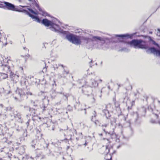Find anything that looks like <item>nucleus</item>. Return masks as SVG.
I'll use <instances>...</instances> for the list:
<instances>
[{
	"label": "nucleus",
	"mask_w": 160,
	"mask_h": 160,
	"mask_svg": "<svg viewBox=\"0 0 160 160\" xmlns=\"http://www.w3.org/2000/svg\"><path fill=\"white\" fill-rule=\"evenodd\" d=\"M121 42L126 43L127 45H129L131 47H133L135 48L147 49L146 52L147 53H153L156 56H160V49L154 47H149L146 45V42L141 39H134L128 42L122 40Z\"/></svg>",
	"instance_id": "1"
},
{
	"label": "nucleus",
	"mask_w": 160,
	"mask_h": 160,
	"mask_svg": "<svg viewBox=\"0 0 160 160\" xmlns=\"http://www.w3.org/2000/svg\"><path fill=\"white\" fill-rule=\"evenodd\" d=\"M81 41L83 43L84 45L88 49H92L95 42L101 43V46H103L105 44V42L103 38L98 36H92V38L82 36Z\"/></svg>",
	"instance_id": "2"
},
{
	"label": "nucleus",
	"mask_w": 160,
	"mask_h": 160,
	"mask_svg": "<svg viewBox=\"0 0 160 160\" xmlns=\"http://www.w3.org/2000/svg\"><path fill=\"white\" fill-rule=\"evenodd\" d=\"M56 21L60 23V22L57 19L54 18L52 20H50L47 18L43 19L42 21V23L45 26H50L49 28L51 30L58 33L65 34L66 32L61 28L59 25L56 23Z\"/></svg>",
	"instance_id": "3"
},
{
	"label": "nucleus",
	"mask_w": 160,
	"mask_h": 160,
	"mask_svg": "<svg viewBox=\"0 0 160 160\" xmlns=\"http://www.w3.org/2000/svg\"><path fill=\"white\" fill-rule=\"evenodd\" d=\"M1 3H3L4 4L5 6V9L6 8L9 10L25 13L32 19H34L37 20L38 22H40L39 18L38 17L35 16L30 14L27 10L25 9H17L15 8V6L14 4L7 2L4 1L3 2H1Z\"/></svg>",
	"instance_id": "4"
},
{
	"label": "nucleus",
	"mask_w": 160,
	"mask_h": 160,
	"mask_svg": "<svg viewBox=\"0 0 160 160\" xmlns=\"http://www.w3.org/2000/svg\"><path fill=\"white\" fill-rule=\"evenodd\" d=\"M16 93L18 96L17 97H14V99L17 101L21 102L22 101L27 99L29 95H32V94L30 92H26L23 89H18L16 91Z\"/></svg>",
	"instance_id": "5"
},
{
	"label": "nucleus",
	"mask_w": 160,
	"mask_h": 160,
	"mask_svg": "<svg viewBox=\"0 0 160 160\" xmlns=\"http://www.w3.org/2000/svg\"><path fill=\"white\" fill-rule=\"evenodd\" d=\"M82 36L70 34H67L66 38L70 42L76 45H80L82 42L81 41Z\"/></svg>",
	"instance_id": "6"
},
{
	"label": "nucleus",
	"mask_w": 160,
	"mask_h": 160,
	"mask_svg": "<svg viewBox=\"0 0 160 160\" xmlns=\"http://www.w3.org/2000/svg\"><path fill=\"white\" fill-rule=\"evenodd\" d=\"M82 92L84 94L87 95L88 96H90L91 97L92 99V102H94L95 99L93 97V95L92 94V88L86 85L84 86H82Z\"/></svg>",
	"instance_id": "7"
},
{
	"label": "nucleus",
	"mask_w": 160,
	"mask_h": 160,
	"mask_svg": "<svg viewBox=\"0 0 160 160\" xmlns=\"http://www.w3.org/2000/svg\"><path fill=\"white\" fill-rule=\"evenodd\" d=\"M106 150L105 153H106V156L105 157V159L106 160H112V155L115 153L116 151H113L112 153H108L110 152V150H112L113 148L112 146L109 147L108 146L106 145Z\"/></svg>",
	"instance_id": "8"
},
{
	"label": "nucleus",
	"mask_w": 160,
	"mask_h": 160,
	"mask_svg": "<svg viewBox=\"0 0 160 160\" xmlns=\"http://www.w3.org/2000/svg\"><path fill=\"white\" fill-rule=\"evenodd\" d=\"M13 113H10L9 115L12 117V120H13V118H15L16 120L20 122H22V119L21 114L18 112L17 111L13 110L12 111Z\"/></svg>",
	"instance_id": "9"
},
{
	"label": "nucleus",
	"mask_w": 160,
	"mask_h": 160,
	"mask_svg": "<svg viewBox=\"0 0 160 160\" xmlns=\"http://www.w3.org/2000/svg\"><path fill=\"white\" fill-rule=\"evenodd\" d=\"M29 1L32 2V4L34 5L35 6L38 8L40 12H41L39 14L44 16H50V15L47 13L45 11L42 10L41 8L39 7V5L37 3L35 0H28Z\"/></svg>",
	"instance_id": "10"
},
{
	"label": "nucleus",
	"mask_w": 160,
	"mask_h": 160,
	"mask_svg": "<svg viewBox=\"0 0 160 160\" xmlns=\"http://www.w3.org/2000/svg\"><path fill=\"white\" fill-rule=\"evenodd\" d=\"M9 62H11L10 60H8L6 62H5L4 63L2 66H0V68L5 71L7 73H9L11 71L10 70V66L8 65Z\"/></svg>",
	"instance_id": "11"
},
{
	"label": "nucleus",
	"mask_w": 160,
	"mask_h": 160,
	"mask_svg": "<svg viewBox=\"0 0 160 160\" xmlns=\"http://www.w3.org/2000/svg\"><path fill=\"white\" fill-rule=\"evenodd\" d=\"M108 124H105L103 125H102V129L103 131L104 132L105 134L107 135L108 137H110L111 138H115L116 137V135L115 134L113 133L112 132H108L106 131L105 128H106L107 127Z\"/></svg>",
	"instance_id": "12"
},
{
	"label": "nucleus",
	"mask_w": 160,
	"mask_h": 160,
	"mask_svg": "<svg viewBox=\"0 0 160 160\" xmlns=\"http://www.w3.org/2000/svg\"><path fill=\"white\" fill-rule=\"evenodd\" d=\"M135 35V33L132 34H129V33H126L122 34H116L115 35L116 37H119L121 38H133V36Z\"/></svg>",
	"instance_id": "13"
},
{
	"label": "nucleus",
	"mask_w": 160,
	"mask_h": 160,
	"mask_svg": "<svg viewBox=\"0 0 160 160\" xmlns=\"http://www.w3.org/2000/svg\"><path fill=\"white\" fill-rule=\"evenodd\" d=\"M89 87H91L96 88L98 86V83L94 79H92L88 82Z\"/></svg>",
	"instance_id": "14"
},
{
	"label": "nucleus",
	"mask_w": 160,
	"mask_h": 160,
	"mask_svg": "<svg viewBox=\"0 0 160 160\" xmlns=\"http://www.w3.org/2000/svg\"><path fill=\"white\" fill-rule=\"evenodd\" d=\"M49 101L47 97L46 98L45 97L44 99H43V103L42 104V107H41V108H42L43 112H44L47 109V106L49 103Z\"/></svg>",
	"instance_id": "15"
},
{
	"label": "nucleus",
	"mask_w": 160,
	"mask_h": 160,
	"mask_svg": "<svg viewBox=\"0 0 160 160\" xmlns=\"http://www.w3.org/2000/svg\"><path fill=\"white\" fill-rule=\"evenodd\" d=\"M103 107L104 108L102 109V112L104 113L105 115L106 116V118L108 119L110 116L111 115L109 113V111L107 110V105L105 104Z\"/></svg>",
	"instance_id": "16"
},
{
	"label": "nucleus",
	"mask_w": 160,
	"mask_h": 160,
	"mask_svg": "<svg viewBox=\"0 0 160 160\" xmlns=\"http://www.w3.org/2000/svg\"><path fill=\"white\" fill-rule=\"evenodd\" d=\"M10 78H11L12 80L13 81L17 82L18 80L19 76L18 75L14 74L12 71L9 73Z\"/></svg>",
	"instance_id": "17"
},
{
	"label": "nucleus",
	"mask_w": 160,
	"mask_h": 160,
	"mask_svg": "<svg viewBox=\"0 0 160 160\" xmlns=\"http://www.w3.org/2000/svg\"><path fill=\"white\" fill-rule=\"evenodd\" d=\"M134 116L135 117L134 122L135 124L137 125L140 124L142 122V120L141 119H139L138 113L137 112L134 113Z\"/></svg>",
	"instance_id": "18"
},
{
	"label": "nucleus",
	"mask_w": 160,
	"mask_h": 160,
	"mask_svg": "<svg viewBox=\"0 0 160 160\" xmlns=\"http://www.w3.org/2000/svg\"><path fill=\"white\" fill-rule=\"evenodd\" d=\"M20 7H21L22 8H25L26 7L28 10L30 12H31L34 14L38 15V13L37 11H35L33 10L31 8L29 7L28 6H20Z\"/></svg>",
	"instance_id": "19"
},
{
	"label": "nucleus",
	"mask_w": 160,
	"mask_h": 160,
	"mask_svg": "<svg viewBox=\"0 0 160 160\" xmlns=\"http://www.w3.org/2000/svg\"><path fill=\"white\" fill-rule=\"evenodd\" d=\"M148 39L150 44L152 43V45L156 46H158V44L153 39L152 37L151 36H148Z\"/></svg>",
	"instance_id": "20"
},
{
	"label": "nucleus",
	"mask_w": 160,
	"mask_h": 160,
	"mask_svg": "<svg viewBox=\"0 0 160 160\" xmlns=\"http://www.w3.org/2000/svg\"><path fill=\"white\" fill-rule=\"evenodd\" d=\"M18 153L21 156L23 154L25 151V148L24 146L19 147L18 148Z\"/></svg>",
	"instance_id": "21"
},
{
	"label": "nucleus",
	"mask_w": 160,
	"mask_h": 160,
	"mask_svg": "<svg viewBox=\"0 0 160 160\" xmlns=\"http://www.w3.org/2000/svg\"><path fill=\"white\" fill-rule=\"evenodd\" d=\"M93 115L92 116V118H91V121L94 122L95 124L96 125H98L97 122H98V120H96V112L95 111H94L93 113Z\"/></svg>",
	"instance_id": "22"
},
{
	"label": "nucleus",
	"mask_w": 160,
	"mask_h": 160,
	"mask_svg": "<svg viewBox=\"0 0 160 160\" xmlns=\"http://www.w3.org/2000/svg\"><path fill=\"white\" fill-rule=\"evenodd\" d=\"M8 76L7 74L6 73L0 72V80L6 79L8 78Z\"/></svg>",
	"instance_id": "23"
},
{
	"label": "nucleus",
	"mask_w": 160,
	"mask_h": 160,
	"mask_svg": "<svg viewBox=\"0 0 160 160\" xmlns=\"http://www.w3.org/2000/svg\"><path fill=\"white\" fill-rule=\"evenodd\" d=\"M59 93L60 94H63V97L62 98L64 101L66 102L68 101V97L69 96V94L65 93H62V92H59Z\"/></svg>",
	"instance_id": "24"
},
{
	"label": "nucleus",
	"mask_w": 160,
	"mask_h": 160,
	"mask_svg": "<svg viewBox=\"0 0 160 160\" xmlns=\"http://www.w3.org/2000/svg\"><path fill=\"white\" fill-rule=\"evenodd\" d=\"M62 69H63V71L62 72V75H60V77L61 78H64L65 77V75H67L69 73V71L68 70H66L64 69V67L63 68H62Z\"/></svg>",
	"instance_id": "25"
},
{
	"label": "nucleus",
	"mask_w": 160,
	"mask_h": 160,
	"mask_svg": "<svg viewBox=\"0 0 160 160\" xmlns=\"http://www.w3.org/2000/svg\"><path fill=\"white\" fill-rule=\"evenodd\" d=\"M128 131L129 132L128 136L129 137L132 136L133 134V131L132 128L130 126L128 128Z\"/></svg>",
	"instance_id": "26"
},
{
	"label": "nucleus",
	"mask_w": 160,
	"mask_h": 160,
	"mask_svg": "<svg viewBox=\"0 0 160 160\" xmlns=\"http://www.w3.org/2000/svg\"><path fill=\"white\" fill-rule=\"evenodd\" d=\"M7 60L6 59H4L2 55L0 54V66H2L4 62H6Z\"/></svg>",
	"instance_id": "27"
},
{
	"label": "nucleus",
	"mask_w": 160,
	"mask_h": 160,
	"mask_svg": "<svg viewBox=\"0 0 160 160\" xmlns=\"http://www.w3.org/2000/svg\"><path fill=\"white\" fill-rule=\"evenodd\" d=\"M61 67L62 68H63L64 67H65V66L63 65L59 64H54L53 65V67L55 70L56 69H58V67Z\"/></svg>",
	"instance_id": "28"
},
{
	"label": "nucleus",
	"mask_w": 160,
	"mask_h": 160,
	"mask_svg": "<svg viewBox=\"0 0 160 160\" xmlns=\"http://www.w3.org/2000/svg\"><path fill=\"white\" fill-rule=\"evenodd\" d=\"M0 153L1 154L3 155L4 158H7V157L10 158V154L8 152H5L4 151H3L2 150L0 152Z\"/></svg>",
	"instance_id": "29"
},
{
	"label": "nucleus",
	"mask_w": 160,
	"mask_h": 160,
	"mask_svg": "<svg viewBox=\"0 0 160 160\" xmlns=\"http://www.w3.org/2000/svg\"><path fill=\"white\" fill-rule=\"evenodd\" d=\"M51 98L52 99H54L56 96V93L54 91L52 90L50 92Z\"/></svg>",
	"instance_id": "30"
},
{
	"label": "nucleus",
	"mask_w": 160,
	"mask_h": 160,
	"mask_svg": "<svg viewBox=\"0 0 160 160\" xmlns=\"http://www.w3.org/2000/svg\"><path fill=\"white\" fill-rule=\"evenodd\" d=\"M26 80L25 78H22L21 81V84L22 86H24L26 85Z\"/></svg>",
	"instance_id": "31"
},
{
	"label": "nucleus",
	"mask_w": 160,
	"mask_h": 160,
	"mask_svg": "<svg viewBox=\"0 0 160 160\" xmlns=\"http://www.w3.org/2000/svg\"><path fill=\"white\" fill-rule=\"evenodd\" d=\"M21 157L19 158V159L21 158L22 160H28L29 159V156L28 155H26L25 157L21 156Z\"/></svg>",
	"instance_id": "32"
},
{
	"label": "nucleus",
	"mask_w": 160,
	"mask_h": 160,
	"mask_svg": "<svg viewBox=\"0 0 160 160\" xmlns=\"http://www.w3.org/2000/svg\"><path fill=\"white\" fill-rule=\"evenodd\" d=\"M13 109V108H12L11 107H7L6 108L5 110L6 111H12Z\"/></svg>",
	"instance_id": "33"
},
{
	"label": "nucleus",
	"mask_w": 160,
	"mask_h": 160,
	"mask_svg": "<svg viewBox=\"0 0 160 160\" xmlns=\"http://www.w3.org/2000/svg\"><path fill=\"white\" fill-rule=\"evenodd\" d=\"M36 152L37 153L36 154V156L35 158H38L40 156H41L42 152H38L37 151H36Z\"/></svg>",
	"instance_id": "34"
},
{
	"label": "nucleus",
	"mask_w": 160,
	"mask_h": 160,
	"mask_svg": "<svg viewBox=\"0 0 160 160\" xmlns=\"http://www.w3.org/2000/svg\"><path fill=\"white\" fill-rule=\"evenodd\" d=\"M120 51H124L125 52H128L129 50L126 48H122Z\"/></svg>",
	"instance_id": "35"
},
{
	"label": "nucleus",
	"mask_w": 160,
	"mask_h": 160,
	"mask_svg": "<svg viewBox=\"0 0 160 160\" xmlns=\"http://www.w3.org/2000/svg\"><path fill=\"white\" fill-rule=\"evenodd\" d=\"M24 108H25V109L26 110H27V111H30V110H31V108L28 106H24Z\"/></svg>",
	"instance_id": "36"
},
{
	"label": "nucleus",
	"mask_w": 160,
	"mask_h": 160,
	"mask_svg": "<svg viewBox=\"0 0 160 160\" xmlns=\"http://www.w3.org/2000/svg\"><path fill=\"white\" fill-rule=\"evenodd\" d=\"M35 141H36V140H32V142L33 143H34L35 142ZM35 144H34H34H31V146H32V147H33L34 148H35Z\"/></svg>",
	"instance_id": "37"
},
{
	"label": "nucleus",
	"mask_w": 160,
	"mask_h": 160,
	"mask_svg": "<svg viewBox=\"0 0 160 160\" xmlns=\"http://www.w3.org/2000/svg\"><path fill=\"white\" fill-rule=\"evenodd\" d=\"M150 122L151 123H153V124H154V123H156V122L153 119H151L150 120Z\"/></svg>",
	"instance_id": "38"
},
{
	"label": "nucleus",
	"mask_w": 160,
	"mask_h": 160,
	"mask_svg": "<svg viewBox=\"0 0 160 160\" xmlns=\"http://www.w3.org/2000/svg\"><path fill=\"white\" fill-rule=\"evenodd\" d=\"M0 8H4V9H5V5L4 4V5H3V4L0 3Z\"/></svg>",
	"instance_id": "39"
},
{
	"label": "nucleus",
	"mask_w": 160,
	"mask_h": 160,
	"mask_svg": "<svg viewBox=\"0 0 160 160\" xmlns=\"http://www.w3.org/2000/svg\"><path fill=\"white\" fill-rule=\"evenodd\" d=\"M0 8H4V9H5V5L4 4V5H3V4L0 3Z\"/></svg>",
	"instance_id": "40"
},
{
	"label": "nucleus",
	"mask_w": 160,
	"mask_h": 160,
	"mask_svg": "<svg viewBox=\"0 0 160 160\" xmlns=\"http://www.w3.org/2000/svg\"><path fill=\"white\" fill-rule=\"evenodd\" d=\"M46 158V156L44 155H41V159H43Z\"/></svg>",
	"instance_id": "41"
},
{
	"label": "nucleus",
	"mask_w": 160,
	"mask_h": 160,
	"mask_svg": "<svg viewBox=\"0 0 160 160\" xmlns=\"http://www.w3.org/2000/svg\"><path fill=\"white\" fill-rule=\"evenodd\" d=\"M62 102H63L61 100L59 102L57 103V104L58 105H60V104H62Z\"/></svg>",
	"instance_id": "42"
},
{
	"label": "nucleus",
	"mask_w": 160,
	"mask_h": 160,
	"mask_svg": "<svg viewBox=\"0 0 160 160\" xmlns=\"http://www.w3.org/2000/svg\"><path fill=\"white\" fill-rule=\"evenodd\" d=\"M26 124L28 127L29 124V120H28V121L26 123Z\"/></svg>",
	"instance_id": "43"
},
{
	"label": "nucleus",
	"mask_w": 160,
	"mask_h": 160,
	"mask_svg": "<svg viewBox=\"0 0 160 160\" xmlns=\"http://www.w3.org/2000/svg\"><path fill=\"white\" fill-rule=\"evenodd\" d=\"M79 137L81 138H82V132H80V133H79Z\"/></svg>",
	"instance_id": "44"
},
{
	"label": "nucleus",
	"mask_w": 160,
	"mask_h": 160,
	"mask_svg": "<svg viewBox=\"0 0 160 160\" xmlns=\"http://www.w3.org/2000/svg\"><path fill=\"white\" fill-rule=\"evenodd\" d=\"M121 134H122V136L123 137V138L124 139L125 138V137L123 136V134H122V131H121Z\"/></svg>",
	"instance_id": "45"
},
{
	"label": "nucleus",
	"mask_w": 160,
	"mask_h": 160,
	"mask_svg": "<svg viewBox=\"0 0 160 160\" xmlns=\"http://www.w3.org/2000/svg\"><path fill=\"white\" fill-rule=\"evenodd\" d=\"M88 143L86 141H85V143H84L83 145H84L85 146H86L87 145Z\"/></svg>",
	"instance_id": "46"
},
{
	"label": "nucleus",
	"mask_w": 160,
	"mask_h": 160,
	"mask_svg": "<svg viewBox=\"0 0 160 160\" xmlns=\"http://www.w3.org/2000/svg\"><path fill=\"white\" fill-rule=\"evenodd\" d=\"M92 62V60H91V61L90 62V63H89V64H90V67H92V66H91V63H91V62Z\"/></svg>",
	"instance_id": "47"
},
{
	"label": "nucleus",
	"mask_w": 160,
	"mask_h": 160,
	"mask_svg": "<svg viewBox=\"0 0 160 160\" xmlns=\"http://www.w3.org/2000/svg\"><path fill=\"white\" fill-rule=\"evenodd\" d=\"M84 113L85 114H86V108H84Z\"/></svg>",
	"instance_id": "48"
},
{
	"label": "nucleus",
	"mask_w": 160,
	"mask_h": 160,
	"mask_svg": "<svg viewBox=\"0 0 160 160\" xmlns=\"http://www.w3.org/2000/svg\"><path fill=\"white\" fill-rule=\"evenodd\" d=\"M79 138H76V140L77 141H78L79 140Z\"/></svg>",
	"instance_id": "49"
},
{
	"label": "nucleus",
	"mask_w": 160,
	"mask_h": 160,
	"mask_svg": "<svg viewBox=\"0 0 160 160\" xmlns=\"http://www.w3.org/2000/svg\"><path fill=\"white\" fill-rule=\"evenodd\" d=\"M0 106L2 107V108H3V105L2 104H0Z\"/></svg>",
	"instance_id": "50"
},
{
	"label": "nucleus",
	"mask_w": 160,
	"mask_h": 160,
	"mask_svg": "<svg viewBox=\"0 0 160 160\" xmlns=\"http://www.w3.org/2000/svg\"><path fill=\"white\" fill-rule=\"evenodd\" d=\"M98 134L100 136H102V133H99Z\"/></svg>",
	"instance_id": "51"
},
{
	"label": "nucleus",
	"mask_w": 160,
	"mask_h": 160,
	"mask_svg": "<svg viewBox=\"0 0 160 160\" xmlns=\"http://www.w3.org/2000/svg\"><path fill=\"white\" fill-rule=\"evenodd\" d=\"M157 30L158 32H160V28H158Z\"/></svg>",
	"instance_id": "52"
},
{
	"label": "nucleus",
	"mask_w": 160,
	"mask_h": 160,
	"mask_svg": "<svg viewBox=\"0 0 160 160\" xmlns=\"http://www.w3.org/2000/svg\"><path fill=\"white\" fill-rule=\"evenodd\" d=\"M43 70H45V71H46V67L44 68H43Z\"/></svg>",
	"instance_id": "53"
},
{
	"label": "nucleus",
	"mask_w": 160,
	"mask_h": 160,
	"mask_svg": "<svg viewBox=\"0 0 160 160\" xmlns=\"http://www.w3.org/2000/svg\"><path fill=\"white\" fill-rule=\"evenodd\" d=\"M43 47H42V48L44 47L45 48H46V47H45V44L43 43Z\"/></svg>",
	"instance_id": "54"
},
{
	"label": "nucleus",
	"mask_w": 160,
	"mask_h": 160,
	"mask_svg": "<svg viewBox=\"0 0 160 160\" xmlns=\"http://www.w3.org/2000/svg\"><path fill=\"white\" fill-rule=\"evenodd\" d=\"M99 81L100 82H102V79H100L99 80Z\"/></svg>",
	"instance_id": "55"
},
{
	"label": "nucleus",
	"mask_w": 160,
	"mask_h": 160,
	"mask_svg": "<svg viewBox=\"0 0 160 160\" xmlns=\"http://www.w3.org/2000/svg\"><path fill=\"white\" fill-rule=\"evenodd\" d=\"M149 33H150V34H152V31H150L149 32Z\"/></svg>",
	"instance_id": "56"
},
{
	"label": "nucleus",
	"mask_w": 160,
	"mask_h": 160,
	"mask_svg": "<svg viewBox=\"0 0 160 160\" xmlns=\"http://www.w3.org/2000/svg\"><path fill=\"white\" fill-rule=\"evenodd\" d=\"M63 129H60V132H61V131H63Z\"/></svg>",
	"instance_id": "57"
},
{
	"label": "nucleus",
	"mask_w": 160,
	"mask_h": 160,
	"mask_svg": "<svg viewBox=\"0 0 160 160\" xmlns=\"http://www.w3.org/2000/svg\"><path fill=\"white\" fill-rule=\"evenodd\" d=\"M64 140H66V141H68V140H67L66 138H65L64 139Z\"/></svg>",
	"instance_id": "58"
},
{
	"label": "nucleus",
	"mask_w": 160,
	"mask_h": 160,
	"mask_svg": "<svg viewBox=\"0 0 160 160\" xmlns=\"http://www.w3.org/2000/svg\"><path fill=\"white\" fill-rule=\"evenodd\" d=\"M38 132H40V131L39 130H37V133H38Z\"/></svg>",
	"instance_id": "59"
},
{
	"label": "nucleus",
	"mask_w": 160,
	"mask_h": 160,
	"mask_svg": "<svg viewBox=\"0 0 160 160\" xmlns=\"http://www.w3.org/2000/svg\"><path fill=\"white\" fill-rule=\"evenodd\" d=\"M155 115L157 116V117H158V115L157 114H155Z\"/></svg>",
	"instance_id": "60"
},
{
	"label": "nucleus",
	"mask_w": 160,
	"mask_h": 160,
	"mask_svg": "<svg viewBox=\"0 0 160 160\" xmlns=\"http://www.w3.org/2000/svg\"><path fill=\"white\" fill-rule=\"evenodd\" d=\"M18 1L19 2H21V0H18Z\"/></svg>",
	"instance_id": "61"
},
{
	"label": "nucleus",
	"mask_w": 160,
	"mask_h": 160,
	"mask_svg": "<svg viewBox=\"0 0 160 160\" xmlns=\"http://www.w3.org/2000/svg\"><path fill=\"white\" fill-rule=\"evenodd\" d=\"M70 148V147H69V146H68L67 147V149H68V148Z\"/></svg>",
	"instance_id": "62"
},
{
	"label": "nucleus",
	"mask_w": 160,
	"mask_h": 160,
	"mask_svg": "<svg viewBox=\"0 0 160 160\" xmlns=\"http://www.w3.org/2000/svg\"><path fill=\"white\" fill-rule=\"evenodd\" d=\"M6 115H5V118H6Z\"/></svg>",
	"instance_id": "63"
},
{
	"label": "nucleus",
	"mask_w": 160,
	"mask_h": 160,
	"mask_svg": "<svg viewBox=\"0 0 160 160\" xmlns=\"http://www.w3.org/2000/svg\"><path fill=\"white\" fill-rule=\"evenodd\" d=\"M20 68H21V69H22V70H23V68H22V67H20Z\"/></svg>",
	"instance_id": "64"
}]
</instances>
